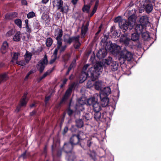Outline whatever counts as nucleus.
<instances>
[{
    "mask_svg": "<svg viewBox=\"0 0 161 161\" xmlns=\"http://www.w3.org/2000/svg\"><path fill=\"white\" fill-rule=\"evenodd\" d=\"M89 66V65L87 64L84 66L83 71L80 76V83H82L84 82L88 76L92 80L97 78L103 71L102 67L99 64H97L89 69L87 73L85 71L86 70Z\"/></svg>",
    "mask_w": 161,
    "mask_h": 161,
    "instance_id": "f257e3e1",
    "label": "nucleus"
},
{
    "mask_svg": "<svg viewBox=\"0 0 161 161\" xmlns=\"http://www.w3.org/2000/svg\"><path fill=\"white\" fill-rule=\"evenodd\" d=\"M135 19L132 18V16H130L128 18L127 22L125 20H123L122 23H120L119 27L125 32L128 28L130 30H131L135 25Z\"/></svg>",
    "mask_w": 161,
    "mask_h": 161,
    "instance_id": "f03ea898",
    "label": "nucleus"
},
{
    "mask_svg": "<svg viewBox=\"0 0 161 161\" xmlns=\"http://www.w3.org/2000/svg\"><path fill=\"white\" fill-rule=\"evenodd\" d=\"M111 91V89L109 87H106L100 92V97L102 101L101 103L103 107L108 104V99L106 97L110 94Z\"/></svg>",
    "mask_w": 161,
    "mask_h": 161,
    "instance_id": "7ed1b4c3",
    "label": "nucleus"
},
{
    "mask_svg": "<svg viewBox=\"0 0 161 161\" xmlns=\"http://www.w3.org/2000/svg\"><path fill=\"white\" fill-rule=\"evenodd\" d=\"M133 58V55L131 53L124 49L120 53L119 61L120 64H124L125 61H130Z\"/></svg>",
    "mask_w": 161,
    "mask_h": 161,
    "instance_id": "20e7f679",
    "label": "nucleus"
},
{
    "mask_svg": "<svg viewBox=\"0 0 161 161\" xmlns=\"http://www.w3.org/2000/svg\"><path fill=\"white\" fill-rule=\"evenodd\" d=\"M52 3L53 8H56L58 10H60L61 12L67 13L68 12V6L66 4L63 5V2L62 0H54Z\"/></svg>",
    "mask_w": 161,
    "mask_h": 161,
    "instance_id": "39448f33",
    "label": "nucleus"
},
{
    "mask_svg": "<svg viewBox=\"0 0 161 161\" xmlns=\"http://www.w3.org/2000/svg\"><path fill=\"white\" fill-rule=\"evenodd\" d=\"M48 64L47 56L45 55L44 57L36 65L37 68L41 73L43 71L45 67Z\"/></svg>",
    "mask_w": 161,
    "mask_h": 161,
    "instance_id": "423d86ee",
    "label": "nucleus"
},
{
    "mask_svg": "<svg viewBox=\"0 0 161 161\" xmlns=\"http://www.w3.org/2000/svg\"><path fill=\"white\" fill-rule=\"evenodd\" d=\"M136 32L138 33L142 34V36L143 38L144 37V39L147 38L148 36V34L147 32H145V30L144 28V26L141 24H137L135 27Z\"/></svg>",
    "mask_w": 161,
    "mask_h": 161,
    "instance_id": "0eeeda50",
    "label": "nucleus"
},
{
    "mask_svg": "<svg viewBox=\"0 0 161 161\" xmlns=\"http://www.w3.org/2000/svg\"><path fill=\"white\" fill-rule=\"evenodd\" d=\"M144 2L143 6L145 7V10L147 13H150L153 9L152 3H153L155 0H142Z\"/></svg>",
    "mask_w": 161,
    "mask_h": 161,
    "instance_id": "6e6552de",
    "label": "nucleus"
},
{
    "mask_svg": "<svg viewBox=\"0 0 161 161\" xmlns=\"http://www.w3.org/2000/svg\"><path fill=\"white\" fill-rule=\"evenodd\" d=\"M86 104H87L86 100L85 98L82 97L78 100L75 108L78 111H82L84 109L83 105Z\"/></svg>",
    "mask_w": 161,
    "mask_h": 161,
    "instance_id": "1a4fd4ad",
    "label": "nucleus"
},
{
    "mask_svg": "<svg viewBox=\"0 0 161 161\" xmlns=\"http://www.w3.org/2000/svg\"><path fill=\"white\" fill-rule=\"evenodd\" d=\"M81 134H83V133L81 132L78 135H73L70 139V143L73 145H76L78 143L80 140H82L83 139V138L81 137L80 136Z\"/></svg>",
    "mask_w": 161,
    "mask_h": 161,
    "instance_id": "9d476101",
    "label": "nucleus"
},
{
    "mask_svg": "<svg viewBox=\"0 0 161 161\" xmlns=\"http://www.w3.org/2000/svg\"><path fill=\"white\" fill-rule=\"evenodd\" d=\"M63 32L62 29L58 28L55 30L54 36L57 41L62 40V37Z\"/></svg>",
    "mask_w": 161,
    "mask_h": 161,
    "instance_id": "9b49d317",
    "label": "nucleus"
},
{
    "mask_svg": "<svg viewBox=\"0 0 161 161\" xmlns=\"http://www.w3.org/2000/svg\"><path fill=\"white\" fill-rule=\"evenodd\" d=\"M57 47L54 50V51L57 50L56 53H57L58 50L60 53H61L64 51L66 47V45H62V40L57 41Z\"/></svg>",
    "mask_w": 161,
    "mask_h": 161,
    "instance_id": "f8f14e48",
    "label": "nucleus"
},
{
    "mask_svg": "<svg viewBox=\"0 0 161 161\" xmlns=\"http://www.w3.org/2000/svg\"><path fill=\"white\" fill-rule=\"evenodd\" d=\"M107 54V50L103 48L99 50L97 54V56L99 59L104 58Z\"/></svg>",
    "mask_w": 161,
    "mask_h": 161,
    "instance_id": "ddd939ff",
    "label": "nucleus"
},
{
    "mask_svg": "<svg viewBox=\"0 0 161 161\" xmlns=\"http://www.w3.org/2000/svg\"><path fill=\"white\" fill-rule=\"evenodd\" d=\"M111 49H110L112 53L114 54L119 53L120 50L121 48L119 46L115 44L111 45Z\"/></svg>",
    "mask_w": 161,
    "mask_h": 161,
    "instance_id": "4468645a",
    "label": "nucleus"
},
{
    "mask_svg": "<svg viewBox=\"0 0 161 161\" xmlns=\"http://www.w3.org/2000/svg\"><path fill=\"white\" fill-rule=\"evenodd\" d=\"M119 41L120 42L124 43L125 45H128L130 41V39L126 36V35L123 34L121 36Z\"/></svg>",
    "mask_w": 161,
    "mask_h": 161,
    "instance_id": "2eb2a0df",
    "label": "nucleus"
},
{
    "mask_svg": "<svg viewBox=\"0 0 161 161\" xmlns=\"http://www.w3.org/2000/svg\"><path fill=\"white\" fill-rule=\"evenodd\" d=\"M73 145L70 143H65L64 147V151L67 153H71L73 149Z\"/></svg>",
    "mask_w": 161,
    "mask_h": 161,
    "instance_id": "dca6fc26",
    "label": "nucleus"
},
{
    "mask_svg": "<svg viewBox=\"0 0 161 161\" xmlns=\"http://www.w3.org/2000/svg\"><path fill=\"white\" fill-rule=\"evenodd\" d=\"M140 22L141 24L144 26L149 23L148 17L147 16H142L140 18Z\"/></svg>",
    "mask_w": 161,
    "mask_h": 161,
    "instance_id": "f3484780",
    "label": "nucleus"
},
{
    "mask_svg": "<svg viewBox=\"0 0 161 161\" xmlns=\"http://www.w3.org/2000/svg\"><path fill=\"white\" fill-rule=\"evenodd\" d=\"M95 112L94 118L97 121L102 120L103 119H105V117L104 116V115H102L101 113L99 111Z\"/></svg>",
    "mask_w": 161,
    "mask_h": 161,
    "instance_id": "a211bd4d",
    "label": "nucleus"
},
{
    "mask_svg": "<svg viewBox=\"0 0 161 161\" xmlns=\"http://www.w3.org/2000/svg\"><path fill=\"white\" fill-rule=\"evenodd\" d=\"M72 89V87H69L66 91V92L62 99V102L66 100L70 95Z\"/></svg>",
    "mask_w": 161,
    "mask_h": 161,
    "instance_id": "6ab92c4d",
    "label": "nucleus"
},
{
    "mask_svg": "<svg viewBox=\"0 0 161 161\" xmlns=\"http://www.w3.org/2000/svg\"><path fill=\"white\" fill-rule=\"evenodd\" d=\"M32 56V54L31 53L27 51H26V53L24 55L25 59V61H26V63H29L31 58Z\"/></svg>",
    "mask_w": 161,
    "mask_h": 161,
    "instance_id": "aec40b11",
    "label": "nucleus"
},
{
    "mask_svg": "<svg viewBox=\"0 0 161 161\" xmlns=\"http://www.w3.org/2000/svg\"><path fill=\"white\" fill-rule=\"evenodd\" d=\"M94 88L98 90H100L101 89L102 85V82L101 81H95Z\"/></svg>",
    "mask_w": 161,
    "mask_h": 161,
    "instance_id": "412c9836",
    "label": "nucleus"
},
{
    "mask_svg": "<svg viewBox=\"0 0 161 161\" xmlns=\"http://www.w3.org/2000/svg\"><path fill=\"white\" fill-rule=\"evenodd\" d=\"M22 35L21 34L20 31L17 32L14 35L13 40L14 41L18 42L20 40V37H21Z\"/></svg>",
    "mask_w": 161,
    "mask_h": 161,
    "instance_id": "4be33fe9",
    "label": "nucleus"
},
{
    "mask_svg": "<svg viewBox=\"0 0 161 161\" xmlns=\"http://www.w3.org/2000/svg\"><path fill=\"white\" fill-rule=\"evenodd\" d=\"M97 101L94 97H90L86 100L87 104L89 105H93Z\"/></svg>",
    "mask_w": 161,
    "mask_h": 161,
    "instance_id": "5701e85b",
    "label": "nucleus"
},
{
    "mask_svg": "<svg viewBox=\"0 0 161 161\" xmlns=\"http://www.w3.org/2000/svg\"><path fill=\"white\" fill-rule=\"evenodd\" d=\"M8 44L7 42H4L1 47V51L3 53H5L8 48Z\"/></svg>",
    "mask_w": 161,
    "mask_h": 161,
    "instance_id": "b1692460",
    "label": "nucleus"
},
{
    "mask_svg": "<svg viewBox=\"0 0 161 161\" xmlns=\"http://www.w3.org/2000/svg\"><path fill=\"white\" fill-rule=\"evenodd\" d=\"M93 109L95 112L99 111L101 109L100 104L97 102L92 105Z\"/></svg>",
    "mask_w": 161,
    "mask_h": 161,
    "instance_id": "393cba45",
    "label": "nucleus"
},
{
    "mask_svg": "<svg viewBox=\"0 0 161 161\" xmlns=\"http://www.w3.org/2000/svg\"><path fill=\"white\" fill-rule=\"evenodd\" d=\"M139 34L136 32L132 33L131 36V40L133 41H136L138 40L139 38Z\"/></svg>",
    "mask_w": 161,
    "mask_h": 161,
    "instance_id": "a878e982",
    "label": "nucleus"
},
{
    "mask_svg": "<svg viewBox=\"0 0 161 161\" xmlns=\"http://www.w3.org/2000/svg\"><path fill=\"white\" fill-rule=\"evenodd\" d=\"M27 93H25L22 98L20 102V105L21 106H25L26 104L27 101V99L26 98Z\"/></svg>",
    "mask_w": 161,
    "mask_h": 161,
    "instance_id": "bb28decb",
    "label": "nucleus"
},
{
    "mask_svg": "<svg viewBox=\"0 0 161 161\" xmlns=\"http://www.w3.org/2000/svg\"><path fill=\"white\" fill-rule=\"evenodd\" d=\"M20 55L19 53H15L13 55L12 59L11 60V62L13 63H16V61H17V60L18 58V57Z\"/></svg>",
    "mask_w": 161,
    "mask_h": 161,
    "instance_id": "cd10ccee",
    "label": "nucleus"
},
{
    "mask_svg": "<svg viewBox=\"0 0 161 161\" xmlns=\"http://www.w3.org/2000/svg\"><path fill=\"white\" fill-rule=\"evenodd\" d=\"M111 66L112 70L115 71L118 69V64L116 61H113Z\"/></svg>",
    "mask_w": 161,
    "mask_h": 161,
    "instance_id": "c85d7f7f",
    "label": "nucleus"
},
{
    "mask_svg": "<svg viewBox=\"0 0 161 161\" xmlns=\"http://www.w3.org/2000/svg\"><path fill=\"white\" fill-rule=\"evenodd\" d=\"M57 50L54 51L52 57V59L50 61V64H52L56 60L57 58V53H56Z\"/></svg>",
    "mask_w": 161,
    "mask_h": 161,
    "instance_id": "c756f323",
    "label": "nucleus"
},
{
    "mask_svg": "<svg viewBox=\"0 0 161 161\" xmlns=\"http://www.w3.org/2000/svg\"><path fill=\"white\" fill-rule=\"evenodd\" d=\"M52 71V70H48L46 72L44 73V74L41 77H40L38 79V82L40 81L43 78H45L46 76L49 75L50 74Z\"/></svg>",
    "mask_w": 161,
    "mask_h": 161,
    "instance_id": "7c9ffc66",
    "label": "nucleus"
},
{
    "mask_svg": "<svg viewBox=\"0 0 161 161\" xmlns=\"http://www.w3.org/2000/svg\"><path fill=\"white\" fill-rule=\"evenodd\" d=\"M8 77L7 75L5 74H3L0 75V83L2 81H5L8 80Z\"/></svg>",
    "mask_w": 161,
    "mask_h": 161,
    "instance_id": "2f4dec72",
    "label": "nucleus"
},
{
    "mask_svg": "<svg viewBox=\"0 0 161 161\" xmlns=\"http://www.w3.org/2000/svg\"><path fill=\"white\" fill-rule=\"evenodd\" d=\"M76 125L79 128H81L83 126V122L82 120L81 119H77L76 121Z\"/></svg>",
    "mask_w": 161,
    "mask_h": 161,
    "instance_id": "473e14b6",
    "label": "nucleus"
},
{
    "mask_svg": "<svg viewBox=\"0 0 161 161\" xmlns=\"http://www.w3.org/2000/svg\"><path fill=\"white\" fill-rule=\"evenodd\" d=\"M90 157L95 161L96 160V153L94 151H90L88 153Z\"/></svg>",
    "mask_w": 161,
    "mask_h": 161,
    "instance_id": "72a5a7b5",
    "label": "nucleus"
},
{
    "mask_svg": "<svg viewBox=\"0 0 161 161\" xmlns=\"http://www.w3.org/2000/svg\"><path fill=\"white\" fill-rule=\"evenodd\" d=\"M88 27L87 26L82 25L81 28V34L83 36L85 35L87 31Z\"/></svg>",
    "mask_w": 161,
    "mask_h": 161,
    "instance_id": "f704fd0d",
    "label": "nucleus"
},
{
    "mask_svg": "<svg viewBox=\"0 0 161 161\" xmlns=\"http://www.w3.org/2000/svg\"><path fill=\"white\" fill-rule=\"evenodd\" d=\"M95 81L92 80L88 81L87 83L86 86L88 88H91L94 86Z\"/></svg>",
    "mask_w": 161,
    "mask_h": 161,
    "instance_id": "c9c22d12",
    "label": "nucleus"
},
{
    "mask_svg": "<svg viewBox=\"0 0 161 161\" xmlns=\"http://www.w3.org/2000/svg\"><path fill=\"white\" fill-rule=\"evenodd\" d=\"M53 43L52 39L51 38H47L46 40V44L47 47H50Z\"/></svg>",
    "mask_w": 161,
    "mask_h": 161,
    "instance_id": "e433bc0d",
    "label": "nucleus"
},
{
    "mask_svg": "<svg viewBox=\"0 0 161 161\" xmlns=\"http://www.w3.org/2000/svg\"><path fill=\"white\" fill-rule=\"evenodd\" d=\"M28 19H25V28L27 32H30L31 31V29L29 27L28 25Z\"/></svg>",
    "mask_w": 161,
    "mask_h": 161,
    "instance_id": "4c0bfd02",
    "label": "nucleus"
},
{
    "mask_svg": "<svg viewBox=\"0 0 161 161\" xmlns=\"http://www.w3.org/2000/svg\"><path fill=\"white\" fill-rule=\"evenodd\" d=\"M15 23L19 28L22 27V21L20 19H17L14 20Z\"/></svg>",
    "mask_w": 161,
    "mask_h": 161,
    "instance_id": "58836bf2",
    "label": "nucleus"
},
{
    "mask_svg": "<svg viewBox=\"0 0 161 161\" xmlns=\"http://www.w3.org/2000/svg\"><path fill=\"white\" fill-rule=\"evenodd\" d=\"M125 19H122L121 17H116L115 20L114 22L115 23H119H119H122L123 20H125Z\"/></svg>",
    "mask_w": 161,
    "mask_h": 161,
    "instance_id": "ea45409f",
    "label": "nucleus"
},
{
    "mask_svg": "<svg viewBox=\"0 0 161 161\" xmlns=\"http://www.w3.org/2000/svg\"><path fill=\"white\" fill-rule=\"evenodd\" d=\"M16 64L20 65V66H24L27 64L26 63V61L24 60H21L20 61H17L16 62Z\"/></svg>",
    "mask_w": 161,
    "mask_h": 161,
    "instance_id": "a19ab883",
    "label": "nucleus"
},
{
    "mask_svg": "<svg viewBox=\"0 0 161 161\" xmlns=\"http://www.w3.org/2000/svg\"><path fill=\"white\" fill-rule=\"evenodd\" d=\"M90 8V6L87 5H85L82 8L83 11V12L88 13L89 12Z\"/></svg>",
    "mask_w": 161,
    "mask_h": 161,
    "instance_id": "79ce46f5",
    "label": "nucleus"
},
{
    "mask_svg": "<svg viewBox=\"0 0 161 161\" xmlns=\"http://www.w3.org/2000/svg\"><path fill=\"white\" fill-rule=\"evenodd\" d=\"M48 15L46 14H43L41 17V19L45 21L49 19Z\"/></svg>",
    "mask_w": 161,
    "mask_h": 161,
    "instance_id": "37998d69",
    "label": "nucleus"
},
{
    "mask_svg": "<svg viewBox=\"0 0 161 161\" xmlns=\"http://www.w3.org/2000/svg\"><path fill=\"white\" fill-rule=\"evenodd\" d=\"M35 16V14L33 12H31L27 14V17L28 19L31 18Z\"/></svg>",
    "mask_w": 161,
    "mask_h": 161,
    "instance_id": "c03bdc74",
    "label": "nucleus"
},
{
    "mask_svg": "<svg viewBox=\"0 0 161 161\" xmlns=\"http://www.w3.org/2000/svg\"><path fill=\"white\" fill-rule=\"evenodd\" d=\"M14 33V31L13 30H10L6 34V36L7 37H9L11 36Z\"/></svg>",
    "mask_w": 161,
    "mask_h": 161,
    "instance_id": "a18cd8bd",
    "label": "nucleus"
},
{
    "mask_svg": "<svg viewBox=\"0 0 161 161\" xmlns=\"http://www.w3.org/2000/svg\"><path fill=\"white\" fill-rule=\"evenodd\" d=\"M84 119H85L86 120H88L90 119V116L89 114H86L83 117Z\"/></svg>",
    "mask_w": 161,
    "mask_h": 161,
    "instance_id": "49530a36",
    "label": "nucleus"
},
{
    "mask_svg": "<svg viewBox=\"0 0 161 161\" xmlns=\"http://www.w3.org/2000/svg\"><path fill=\"white\" fill-rule=\"evenodd\" d=\"M79 36H77L76 37H73V42H74V43L79 42Z\"/></svg>",
    "mask_w": 161,
    "mask_h": 161,
    "instance_id": "de8ad7c7",
    "label": "nucleus"
},
{
    "mask_svg": "<svg viewBox=\"0 0 161 161\" xmlns=\"http://www.w3.org/2000/svg\"><path fill=\"white\" fill-rule=\"evenodd\" d=\"M80 43L79 42H77L75 43L74 46L75 49H78L80 46Z\"/></svg>",
    "mask_w": 161,
    "mask_h": 161,
    "instance_id": "09e8293b",
    "label": "nucleus"
},
{
    "mask_svg": "<svg viewBox=\"0 0 161 161\" xmlns=\"http://www.w3.org/2000/svg\"><path fill=\"white\" fill-rule=\"evenodd\" d=\"M68 158L71 160H73L75 158V157L74 154L71 153V155H69L68 154Z\"/></svg>",
    "mask_w": 161,
    "mask_h": 161,
    "instance_id": "8fccbe9b",
    "label": "nucleus"
},
{
    "mask_svg": "<svg viewBox=\"0 0 161 161\" xmlns=\"http://www.w3.org/2000/svg\"><path fill=\"white\" fill-rule=\"evenodd\" d=\"M73 67V65L72 64H71L70 65L69 67L68 70L66 73V74L67 75L69 74V72H70V70L71 69H72V68Z\"/></svg>",
    "mask_w": 161,
    "mask_h": 161,
    "instance_id": "3c124183",
    "label": "nucleus"
},
{
    "mask_svg": "<svg viewBox=\"0 0 161 161\" xmlns=\"http://www.w3.org/2000/svg\"><path fill=\"white\" fill-rule=\"evenodd\" d=\"M112 59V58H109V60H107L106 59L105 60V63L107 65H109L110 64L111 61Z\"/></svg>",
    "mask_w": 161,
    "mask_h": 161,
    "instance_id": "603ef678",
    "label": "nucleus"
},
{
    "mask_svg": "<svg viewBox=\"0 0 161 161\" xmlns=\"http://www.w3.org/2000/svg\"><path fill=\"white\" fill-rule=\"evenodd\" d=\"M92 143V142L91 141V140H89L87 141V144L88 147H90Z\"/></svg>",
    "mask_w": 161,
    "mask_h": 161,
    "instance_id": "864d4df0",
    "label": "nucleus"
},
{
    "mask_svg": "<svg viewBox=\"0 0 161 161\" xmlns=\"http://www.w3.org/2000/svg\"><path fill=\"white\" fill-rule=\"evenodd\" d=\"M27 38H24V39L25 41H28L31 38L30 35V34H28L26 35Z\"/></svg>",
    "mask_w": 161,
    "mask_h": 161,
    "instance_id": "5fc2aeb1",
    "label": "nucleus"
},
{
    "mask_svg": "<svg viewBox=\"0 0 161 161\" xmlns=\"http://www.w3.org/2000/svg\"><path fill=\"white\" fill-rule=\"evenodd\" d=\"M72 42H73L72 37L69 38L67 41V42L69 44Z\"/></svg>",
    "mask_w": 161,
    "mask_h": 161,
    "instance_id": "6e6d98bb",
    "label": "nucleus"
},
{
    "mask_svg": "<svg viewBox=\"0 0 161 161\" xmlns=\"http://www.w3.org/2000/svg\"><path fill=\"white\" fill-rule=\"evenodd\" d=\"M67 80L68 79H65L63 80V84L61 85V87H62L66 83Z\"/></svg>",
    "mask_w": 161,
    "mask_h": 161,
    "instance_id": "4d7b16f0",
    "label": "nucleus"
},
{
    "mask_svg": "<svg viewBox=\"0 0 161 161\" xmlns=\"http://www.w3.org/2000/svg\"><path fill=\"white\" fill-rule=\"evenodd\" d=\"M51 97V96L49 95L47 96L46 97L45 99V102L46 103H47L49 100L50 99Z\"/></svg>",
    "mask_w": 161,
    "mask_h": 161,
    "instance_id": "13d9d810",
    "label": "nucleus"
},
{
    "mask_svg": "<svg viewBox=\"0 0 161 161\" xmlns=\"http://www.w3.org/2000/svg\"><path fill=\"white\" fill-rule=\"evenodd\" d=\"M97 5H95L94 7L93 10H92L93 14H94L96 12L97 8Z\"/></svg>",
    "mask_w": 161,
    "mask_h": 161,
    "instance_id": "bf43d9fd",
    "label": "nucleus"
},
{
    "mask_svg": "<svg viewBox=\"0 0 161 161\" xmlns=\"http://www.w3.org/2000/svg\"><path fill=\"white\" fill-rule=\"evenodd\" d=\"M36 72V70L35 69H31L29 72L28 73L30 75H31V74L34 73Z\"/></svg>",
    "mask_w": 161,
    "mask_h": 161,
    "instance_id": "052dcab7",
    "label": "nucleus"
},
{
    "mask_svg": "<svg viewBox=\"0 0 161 161\" xmlns=\"http://www.w3.org/2000/svg\"><path fill=\"white\" fill-rule=\"evenodd\" d=\"M144 6L143 7V8H140V9H139V12L140 13H142V12H143L144 11V9H145V8H144Z\"/></svg>",
    "mask_w": 161,
    "mask_h": 161,
    "instance_id": "680f3d73",
    "label": "nucleus"
},
{
    "mask_svg": "<svg viewBox=\"0 0 161 161\" xmlns=\"http://www.w3.org/2000/svg\"><path fill=\"white\" fill-rule=\"evenodd\" d=\"M72 113H73V111L72 110H71L70 109H69L68 110V114L69 115H70L72 114Z\"/></svg>",
    "mask_w": 161,
    "mask_h": 161,
    "instance_id": "e2e57ef3",
    "label": "nucleus"
},
{
    "mask_svg": "<svg viewBox=\"0 0 161 161\" xmlns=\"http://www.w3.org/2000/svg\"><path fill=\"white\" fill-rule=\"evenodd\" d=\"M78 1V0H72L71 2L73 4L75 5L76 3Z\"/></svg>",
    "mask_w": 161,
    "mask_h": 161,
    "instance_id": "0e129e2a",
    "label": "nucleus"
},
{
    "mask_svg": "<svg viewBox=\"0 0 161 161\" xmlns=\"http://www.w3.org/2000/svg\"><path fill=\"white\" fill-rule=\"evenodd\" d=\"M49 1V0H42V3L43 4L47 3Z\"/></svg>",
    "mask_w": 161,
    "mask_h": 161,
    "instance_id": "69168bd1",
    "label": "nucleus"
},
{
    "mask_svg": "<svg viewBox=\"0 0 161 161\" xmlns=\"http://www.w3.org/2000/svg\"><path fill=\"white\" fill-rule=\"evenodd\" d=\"M30 75L28 73L27 74V75H26V76L25 78V80H27L28 79Z\"/></svg>",
    "mask_w": 161,
    "mask_h": 161,
    "instance_id": "338daca9",
    "label": "nucleus"
},
{
    "mask_svg": "<svg viewBox=\"0 0 161 161\" xmlns=\"http://www.w3.org/2000/svg\"><path fill=\"white\" fill-rule=\"evenodd\" d=\"M61 155V151H59L57 153V156L58 157H60Z\"/></svg>",
    "mask_w": 161,
    "mask_h": 161,
    "instance_id": "774afa93",
    "label": "nucleus"
}]
</instances>
